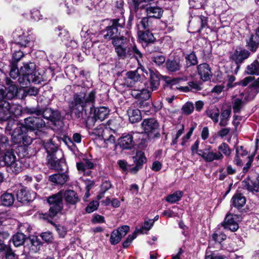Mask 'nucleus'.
I'll list each match as a JSON object with an SVG mask.
<instances>
[{"instance_id":"obj_1","label":"nucleus","mask_w":259,"mask_h":259,"mask_svg":"<svg viewBox=\"0 0 259 259\" xmlns=\"http://www.w3.org/2000/svg\"><path fill=\"white\" fill-rule=\"evenodd\" d=\"M127 38L122 36L115 37L112 39L115 52L118 57L122 59L134 58L140 62V59L143 58V55L136 45H127Z\"/></svg>"},{"instance_id":"obj_2","label":"nucleus","mask_w":259,"mask_h":259,"mask_svg":"<svg viewBox=\"0 0 259 259\" xmlns=\"http://www.w3.org/2000/svg\"><path fill=\"white\" fill-rule=\"evenodd\" d=\"M95 93L92 91L88 94L79 93L74 95V100L69 104V109L75 118H79L82 116L84 108L88 105L94 106Z\"/></svg>"},{"instance_id":"obj_3","label":"nucleus","mask_w":259,"mask_h":259,"mask_svg":"<svg viewBox=\"0 0 259 259\" xmlns=\"http://www.w3.org/2000/svg\"><path fill=\"white\" fill-rule=\"evenodd\" d=\"M35 69V65L34 63L30 62L24 63L23 66L21 67L18 78V81L21 87H27L31 82L37 81L34 74Z\"/></svg>"},{"instance_id":"obj_4","label":"nucleus","mask_w":259,"mask_h":259,"mask_svg":"<svg viewBox=\"0 0 259 259\" xmlns=\"http://www.w3.org/2000/svg\"><path fill=\"white\" fill-rule=\"evenodd\" d=\"M22 107L18 104H14L6 101H0V120H6L12 115H21Z\"/></svg>"},{"instance_id":"obj_5","label":"nucleus","mask_w":259,"mask_h":259,"mask_svg":"<svg viewBox=\"0 0 259 259\" xmlns=\"http://www.w3.org/2000/svg\"><path fill=\"white\" fill-rule=\"evenodd\" d=\"M198 146L199 141L197 140L191 146V149L192 154H194L196 152L207 162H210L213 160H222L224 158V156L220 152H213L210 146H207L203 150H198Z\"/></svg>"},{"instance_id":"obj_6","label":"nucleus","mask_w":259,"mask_h":259,"mask_svg":"<svg viewBox=\"0 0 259 259\" xmlns=\"http://www.w3.org/2000/svg\"><path fill=\"white\" fill-rule=\"evenodd\" d=\"M142 58L140 59V62L137 61L139 67L136 70L128 71L126 73L125 84L127 87H133L135 83L141 82L143 78L146 77V75H148V72L142 65Z\"/></svg>"},{"instance_id":"obj_7","label":"nucleus","mask_w":259,"mask_h":259,"mask_svg":"<svg viewBox=\"0 0 259 259\" xmlns=\"http://www.w3.org/2000/svg\"><path fill=\"white\" fill-rule=\"evenodd\" d=\"M47 202L50 206L48 215L51 219H53L61 212L63 208L62 191H60L57 193L48 197Z\"/></svg>"},{"instance_id":"obj_8","label":"nucleus","mask_w":259,"mask_h":259,"mask_svg":"<svg viewBox=\"0 0 259 259\" xmlns=\"http://www.w3.org/2000/svg\"><path fill=\"white\" fill-rule=\"evenodd\" d=\"M112 25L106 28L102 31V34L105 39H113L118 36V27H123L125 24V19L123 16H120L118 18L114 19L112 20Z\"/></svg>"},{"instance_id":"obj_9","label":"nucleus","mask_w":259,"mask_h":259,"mask_svg":"<svg viewBox=\"0 0 259 259\" xmlns=\"http://www.w3.org/2000/svg\"><path fill=\"white\" fill-rule=\"evenodd\" d=\"M142 127L150 139L160 137L159 124L154 118L144 119L142 123Z\"/></svg>"},{"instance_id":"obj_10","label":"nucleus","mask_w":259,"mask_h":259,"mask_svg":"<svg viewBox=\"0 0 259 259\" xmlns=\"http://www.w3.org/2000/svg\"><path fill=\"white\" fill-rule=\"evenodd\" d=\"M5 83L7 86L5 91L0 87V101L4 99L12 100L17 97L18 88L17 86L8 77L5 78Z\"/></svg>"},{"instance_id":"obj_11","label":"nucleus","mask_w":259,"mask_h":259,"mask_svg":"<svg viewBox=\"0 0 259 259\" xmlns=\"http://www.w3.org/2000/svg\"><path fill=\"white\" fill-rule=\"evenodd\" d=\"M26 128L23 125H17L12 134V140L15 144L25 146L32 143V138L25 134Z\"/></svg>"},{"instance_id":"obj_12","label":"nucleus","mask_w":259,"mask_h":259,"mask_svg":"<svg viewBox=\"0 0 259 259\" xmlns=\"http://www.w3.org/2000/svg\"><path fill=\"white\" fill-rule=\"evenodd\" d=\"M253 99L254 98H251V95L247 92L245 96L243 93H241L238 97L235 98L232 101L233 112L235 114L240 113L247 102Z\"/></svg>"},{"instance_id":"obj_13","label":"nucleus","mask_w":259,"mask_h":259,"mask_svg":"<svg viewBox=\"0 0 259 259\" xmlns=\"http://www.w3.org/2000/svg\"><path fill=\"white\" fill-rule=\"evenodd\" d=\"M25 127L31 131L37 130L38 132L41 133L40 128L45 127V122L40 117H29L24 120Z\"/></svg>"},{"instance_id":"obj_14","label":"nucleus","mask_w":259,"mask_h":259,"mask_svg":"<svg viewBox=\"0 0 259 259\" xmlns=\"http://www.w3.org/2000/svg\"><path fill=\"white\" fill-rule=\"evenodd\" d=\"M240 219V217L238 215L228 213L222 225L225 229L235 232L239 228L238 222L239 221Z\"/></svg>"},{"instance_id":"obj_15","label":"nucleus","mask_w":259,"mask_h":259,"mask_svg":"<svg viewBox=\"0 0 259 259\" xmlns=\"http://www.w3.org/2000/svg\"><path fill=\"white\" fill-rule=\"evenodd\" d=\"M109 113V110L106 107H100L95 110L94 117H88L86 121L87 126L90 128L91 126L90 122H94L96 120L99 119L101 121L106 119Z\"/></svg>"},{"instance_id":"obj_16","label":"nucleus","mask_w":259,"mask_h":259,"mask_svg":"<svg viewBox=\"0 0 259 259\" xmlns=\"http://www.w3.org/2000/svg\"><path fill=\"white\" fill-rule=\"evenodd\" d=\"M130 230V227L124 225L112 231L111 234L110 242L112 245L118 243L122 238L125 236Z\"/></svg>"},{"instance_id":"obj_17","label":"nucleus","mask_w":259,"mask_h":259,"mask_svg":"<svg viewBox=\"0 0 259 259\" xmlns=\"http://www.w3.org/2000/svg\"><path fill=\"white\" fill-rule=\"evenodd\" d=\"M16 44L21 47H26L30 40L29 33L22 29H18L14 33Z\"/></svg>"},{"instance_id":"obj_18","label":"nucleus","mask_w":259,"mask_h":259,"mask_svg":"<svg viewBox=\"0 0 259 259\" xmlns=\"http://www.w3.org/2000/svg\"><path fill=\"white\" fill-rule=\"evenodd\" d=\"M36 195V193L33 191H30L26 188H22L18 191L17 198L19 202L26 203L34 200Z\"/></svg>"},{"instance_id":"obj_19","label":"nucleus","mask_w":259,"mask_h":259,"mask_svg":"<svg viewBox=\"0 0 259 259\" xmlns=\"http://www.w3.org/2000/svg\"><path fill=\"white\" fill-rule=\"evenodd\" d=\"M63 197L68 205H75L78 203L80 199L79 197L74 191L72 190H67L65 191L61 190Z\"/></svg>"},{"instance_id":"obj_20","label":"nucleus","mask_w":259,"mask_h":259,"mask_svg":"<svg viewBox=\"0 0 259 259\" xmlns=\"http://www.w3.org/2000/svg\"><path fill=\"white\" fill-rule=\"evenodd\" d=\"M118 143L121 148L123 149H130L134 145L133 136L130 134H124L119 139Z\"/></svg>"},{"instance_id":"obj_21","label":"nucleus","mask_w":259,"mask_h":259,"mask_svg":"<svg viewBox=\"0 0 259 259\" xmlns=\"http://www.w3.org/2000/svg\"><path fill=\"white\" fill-rule=\"evenodd\" d=\"M197 71L200 78L204 81L210 79V77L212 75L210 68L206 63L199 65L197 67Z\"/></svg>"},{"instance_id":"obj_22","label":"nucleus","mask_w":259,"mask_h":259,"mask_svg":"<svg viewBox=\"0 0 259 259\" xmlns=\"http://www.w3.org/2000/svg\"><path fill=\"white\" fill-rule=\"evenodd\" d=\"M110 130L102 124H100L93 130L89 131V133L90 136L94 137L95 138L103 139L105 134H109Z\"/></svg>"},{"instance_id":"obj_23","label":"nucleus","mask_w":259,"mask_h":259,"mask_svg":"<svg viewBox=\"0 0 259 259\" xmlns=\"http://www.w3.org/2000/svg\"><path fill=\"white\" fill-rule=\"evenodd\" d=\"M250 53L245 49L236 50L232 55L233 60L238 64L241 63L244 60L248 58Z\"/></svg>"},{"instance_id":"obj_24","label":"nucleus","mask_w":259,"mask_h":259,"mask_svg":"<svg viewBox=\"0 0 259 259\" xmlns=\"http://www.w3.org/2000/svg\"><path fill=\"white\" fill-rule=\"evenodd\" d=\"M15 159L16 157L13 151H7L0 156L1 165L9 166Z\"/></svg>"},{"instance_id":"obj_25","label":"nucleus","mask_w":259,"mask_h":259,"mask_svg":"<svg viewBox=\"0 0 259 259\" xmlns=\"http://www.w3.org/2000/svg\"><path fill=\"white\" fill-rule=\"evenodd\" d=\"M68 179V176L65 173L56 174L49 177V180L57 185H63Z\"/></svg>"},{"instance_id":"obj_26","label":"nucleus","mask_w":259,"mask_h":259,"mask_svg":"<svg viewBox=\"0 0 259 259\" xmlns=\"http://www.w3.org/2000/svg\"><path fill=\"white\" fill-rule=\"evenodd\" d=\"M132 95L139 100H149L150 97V92L147 89L134 90L132 91Z\"/></svg>"},{"instance_id":"obj_27","label":"nucleus","mask_w":259,"mask_h":259,"mask_svg":"<svg viewBox=\"0 0 259 259\" xmlns=\"http://www.w3.org/2000/svg\"><path fill=\"white\" fill-rule=\"evenodd\" d=\"M231 201L233 205L239 209L242 207L246 203V198L240 193L235 194L232 197Z\"/></svg>"},{"instance_id":"obj_28","label":"nucleus","mask_w":259,"mask_h":259,"mask_svg":"<svg viewBox=\"0 0 259 259\" xmlns=\"http://www.w3.org/2000/svg\"><path fill=\"white\" fill-rule=\"evenodd\" d=\"M256 35H251L246 39V47L252 52H255L259 46V41Z\"/></svg>"},{"instance_id":"obj_29","label":"nucleus","mask_w":259,"mask_h":259,"mask_svg":"<svg viewBox=\"0 0 259 259\" xmlns=\"http://www.w3.org/2000/svg\"><path fill=\"white\" fill-rule=\"evenodd\" d=\"M7 171L10 173L17 174L22 170V164L21 161L15 159L7 167Z\"/></svg>"},{"instance_id":"obj_30","label":"nucleus","mask_w":259,"mask_h":259,"mask_svg":"<svg viewBox=\"0 0 259 259\" xmlns=\"http://www.w3.org/2000/svg\"><path fill=\"white\" fill-rule=\"evenodd\" d=\"M127 114L132 123L138 122L141 119V111L139 109H130L127 110Z\"/></svg>"},{"instance_id":"obj_31","label":"nucleus","mask_w":259,"mask_h":259,"mask_svg":"<svg viewBox=\"0 0 259 259\" xmlns=\"http://www.w3.org/2000/svg\"><path fill=\"white\" fill-rule=\"evenodd\" d=\"M1 201L2 205L6 206H11L15 200L13 194L9 193H5L1 196Z\"/></svg>"},{"instance_id":"obj_32","label":"nucleus","mask_w":259,"mask_h":259,"mask_svg":"<svg viewBox=\"0 0 259 259\" xmlns=\"http://www.w3.org/2000/svg\"><path fill=\"white\" fill-rule=\"evenodd\" d=\"M243 187L248 191L252 192H259V176L256 178V180L254 182H251L250 183L249 182L243 181Z\"/></svg>"},{"instance_id":"obj_33","label":"nucleus","mask_w":259,"mask_h":259,"mask_svg":"<svg viewBox=\"0 0 259 259\" xmlns=\"http://www.w3.org/2000/svg\"><path fill=\"white\" fill-rule=\"evenodd\" d=\"M145 11L149 17L160 19L162 17L161 9L157 7H147Z\"/></svg>"},{"instance_id":"obj_34","label":"nucleus","mask_w":259,"mask_h":259,"mask_svg":"<svg viewBox=\"0 0 259 259\" xmlns=\"http://www.w3.org/2000/svg\"><path fill=\"white\" fill-rule=\"evenodd\" d=\"M76 167L80 172H85L86 170L93 168L94 164L89 160H84L80 162L77 163Z\"/></svg>"},{"instance_id":"obj_35","label":"nucleus","mask_w":259,"mask_h":259,"mask_svg":"<svg viewBox=\"0 0 259 259\" xmlns=\"http://www.w3.org/2000/svg\"><path fill=\"white\" fill-rule=\"evenodd\" d=\"M231 113V110L229 109L222 110L220 116L221 119L219 123L220 126H226L228 125Z\"/></svg>"},{"instance_id":"obj_36","label":"nucleus","mask_w":259,"mask_h":259,"mask_svg":"<svg viewBox=\"0 0 259 259\" xmlns=\"http://www.w3.org/2000/svg\"><path fill=\"white\" fill-rule=\"evenodd\" d=\"M206 115L210 118L214 123L219 121V117L220 115V110L216 107H213L208 109L206 111Z\"/></svg>"},{"instance_id":"obj_37","label":"nucleus","mask_w":259,"mask_h":259,"mask_svg":"<svg viewBox=\"0 0 259 259\" xmlns=\"http://www.w3.org/2000/svg\"><path fill=\"white\" fill-rule=\"evenodd\" d=\"M246 92L251 95V98H254L259 92V77L254 80L251 84L246 89Z\"/></svg>"},{"instance_id":"obj_38","label":"nucleus","mask_w":259,"mask_h":259,"mask_svg":"<svg viewBox=\"0 0 259 259\" xmlns=\"http://www.w3.org/2000/svg\"><path fill=\"white\" fill-rule=\"evenodd\" d=\"M154 223L153 220H145L144 225L142 226L140 228H136V233L144 234L146 233L152 227Z\"/></svg>"},{"instance_id":"obj_39","label":"nucleus","mask_w":259,"mask_h":259,"mask_svg":"<svg viewBox=\"0 0 259 259\" xmlns=\"http://www.w3.org/2000/svg\"><path fill=\"white\" fill-rule=\"evenodd\" d=\"M245 72L248 74L258 75V60H255L251 64L248 65Z\"/></svg>"},{"instance_id":"obj_40","label":"nucleus","mask_w":259,"mask_h":259,"mask_svg":"<svg viewBox=\"0 0 259 259\" xmlns=\"http://www.w3.org/2000/svg\"><path fill=\"white\" fill-rule=\"evenodd\" d=\"M48 164L49 166L52 168L58 171H63L64 170L63 167L65 166V164L62 161L58 159L50 160Z\"/></svg>"},{"instance_id":"obj_41","label":"nucleus","mask_w":259,"mask_h":259,"mask_svg":"<svg viewBox=\"0 0 259 259\" xmlns=\"http://www.w3.org/2000/svg\"><path fill=\"white\" fill-rule=\"evenodd\" d=\"M183 195V192L181 191H177L172 194L168 195L165 198L168 202L174 203L179 201L182 197Z\"/></svg>"},{"instance_id":"obj_42","label":"nucleus","mask_w":259,"mask_h":259,"mask_svg":"<svg viewBox=\"0 0 259 259\" xmlns=\"http://www.w3.org/2000/svg\"><path fill=\"white\" fill-rule=\"evenodd\" d=\"M26 239V236L22 233H17L13 235L12 241L14 245L18 247L23 244Z\"/></svg>"},{"instance_id":"obj_43","label":"nucleus","mask_w":259,"mask_h":259,"mask_svg":"<svg viewBox=\"0 0 259 259\" xmlns=\"http://www.w3.org/2000/svg\"><path fill=\"white\" fill-rule=\"evenodd\" d=\"M133 158L134 161L136 163V167L138 168H139L146 161V158L144 153L141 151H138Z\"/></svg>"},{"instance_id":"obj_44","label":"nucleus","mask_w":259,"mask_h":259,"mask_svg":"<svg viewBox=\"0 0 259 259\" xmlns=\"http://www.w3.org/2000/svg\"><path fill=\"white\" fill-rule=\"evenodd\" d=\"M150 84L153 91L156 90L160 84V77L154 72H150Z\"/></svg>"},{"instance_id":"obj_45","label":"nucleus","mask_w":259,"mask_h":259,"mask_svg":"<svg viewBox=\"0 0 259 259\" xmlns=\"http://www.w3.org/2000/svg\"><path fill=\"white\" fill-rule=\"evenodd\" d=\"M247 152L244 150L242 146L238 147L236 149V155L234 159V164L237 166H241L242 165V160L240 158L239 155L243 156L247 155Z\"/></svg>"},{"instance_id":"obj_46","label":"nucleus","mask_w":259,"mask_h":259,"mask_svg":"<svg viewBox=\"0 0 259 259\" xmlns=\"http://www.w3.org/2000/svg\"><path fill=\"white\" fill-rule=\"evenodd\" d=\"M167 69L171 72H175L180 69L181 65L179 61L168 60L166 62Z\"/></svg>"},{"instance_id":"obj_47","label":"nucleus","mask_w":259,"mask_h":259,"mask_svg":"<svg viewBox=\"0 0 259 259\" xmlns=\"http://www.w3.org/2000/svg\"><path fill=\"white\" fill-rule=\"evenodd\" d=\"M138 36L140 40L145 42H152L154 39L152 33L147 31L145 32L139 31Z\"/></svg>"},{"instance_id":"obj_48","label":"nucleus","mask_w":259,"mask_h":259,"mask_svg":"<svg viewBox=\"0 0 259 259\" xmlns=\"http://www.w3.org/2000/svg\"><path fill=\"white\" fill-rule=\"evenodd\" d=\"M9 237V234L8 232L4 230L2 222H0V246L2 248L6 247V245L4 243V240L7 239Z\"/></svg>"},{"instance_id":"obj_49","label":"nucleus","mask_w":259,"mask_h":259,"mask_svg":"<svg viewBox=\"0 0 259 259\" xmlns=\"http://www.w3.org/2000/svg\"><path fill=\"white\" fill-rule=\"evenodd\" d=\"M218 149L219 151L223 155L224 154L226 156H229L231 153V150L229 146L226 143H222L219 147Z\"/></svg>"},{"instance_id":"obj_50","label":"nucleus","mask_w":259,"mask_h":259,"mask_svg":"<svg viewBox=\"0 0 259 259\" xmlns=\"http://www.w3.org/2000/svg\"><path fill=\"white\" fill-rule=\"evenodd\" d=\"M194 108L193 104L191 102H188L183 106L182 110L184 114L189 115L193 112Z\"/></svg>"},{"instance_id":"obj_51","label":"nucleus","mask_w":259,"mask_h":259,"mask_svg":"<svg viewBox=\"0 0 259 259\" xmlns=\"http://www.w3.org/2000/svg\"><path fill=\"white\" fill-rule=\"evenodd\" d=\"M212 240L215 242L219 244L226 239V236L224 233H214L212 236Z\"/></svg>"},{"instance_id":"obj_52","label":"nucleus","mask_w":259,"mask_h":259,"mask_svg":"<svg viewBox=\"0 0 259 259\" xmlns=\"http://www.w3.org/2000/svg\"><path fill=\"white\" fill-rule=\"evenodd\" d=\"M137 234H138V233H136V231H135L133 234L128 236L126 239L122 243L123 248H127L129 247L132 241L137 237Z\"/></svg>"},{"instance_id":"obj_53","label":"nucleus","mask_w":259,"mask_h":259,"mask_svg":"<svg viewBox=\"0 0 259 259\" xmlns=\"http://www.w3.org/2000/svg\"><path fill=\"white\" fill-rule=\"evenodd\" d=\"M99 203L97 200H93L89 203L85 208V210L88 213H91L96 209L99 207Z\"/></svg>"},{"instance_id":"obj_54","label":"nucleus","mask_w":259,"mask_h":259,"mask_svg":"<svg viewBox=\"0 0 259 259\" xmlns=\"http://www.w3.org/2000/svg\"><path fill=\"white\" fill-rule=\"evenodd\" d=\"M188 85L190 88V90L193 92H196L200 91L202 89V83L195 81H190L188 82Z\"/></svg>"},{"instance_id":"obj_55","label":"nucleus","mask_w":259,"mask_h":259,"mask_svg":"<svg viewBox=\"0 0 259 259\" xmlns=\"http://www.w3.org/2000/svg\"><path fill=\"white\" fill-rule=\"evenodd\" d=\"M30 14L31 18L34 21H37L42 19V16L40 13V11L37 9H32L30 12Z\"/></svg>"},{"instance_id":"obj_56","label":"nucleus","mask_w":259,"mask_h":259,"mask_svg":"<svg viewBox=\"0 0 259 259\" xmlns=\"http://www.w3.org/2000/svg\"><path fill=\"white\" fill-rule=\"evenodd\" d=\"M180 80H181V78H175L171 79L170 77L163 76V80L164 81L167 85H173L176 84Z\"/></svg>"},{"instance_id":"obj_57","label":"nucleus","mask_w":259,"mask_h":259,"mask_svg":"<svg viewBox=\"0 0 259 259\" xmlns=\"http://www.w3.org/2000/svg\"><path fill=\"white\" fill-rule=\"evenodd\" d=\"M3 250L6 251V259H14L15 254L9 246L6 245V247Z\"/></svg>"},{"instance_id":"obj_58","label":"nucleus","mask_w":259,"mask_h":259,"mask_svg":"<svg viewBox=\"0 0 259 259\" xmlns=\"http://www.w3.org/2000/svg\"><path fill=\"white\" fill-rule=\"evenodd\" d=\"M186 59L190 65H194L197 63V57L194 53H191L188 55Z\"/></svg>"},{"instance_id":"obj_59","label":"nucleus","mask_w":259,"mask_h":259,"mask_svg":"<svg viewBox=\"0 0 259 259\" xmlns=\"http://www.w3.org/2000/svg\"><path fill=\"white\" fill-rule=\"evenodd\" d=\"M139 107L140 109V110H142L144 109L145 108H147L148 109L151 108V102L150 101H145V100H139Z\"/></svg>"},{"instance_id":"obj_60","label":"nucleus","mask_w":259,"mask_h":259,"mask_svg":"<svg viewBox=\"0 0 259 259\" xmlns=\"http://www.w3.org/2000/svg\"><path fill=\"white\" fill-rule=\"evenodd\" d=\"M60 30V32L58 34V35L61 38L62 41H69V35L68 31L62 29Z\"/></svg>"},{"instance_id":"obj_61","label":"nucleus","mask_w":259,"mask_h":259,"mask_svg":"<svg viewBox=\"0 0 259 259\" xmlns=\"http://www.w3.org/2000/svg\"><path fill=\"white\" fill-rule=\"evenodd\" d=\"M24 56V53L21 51H15L13 54V60L14 62H18Z\"/></svg>"},{"instance_id":"obj_62","label":"nucleus","mask_w":259,"mask_h":259,"mask_svg":"<svg viewBox=\"0 0 259 259\" xmlns=\"http://www.w3.org/2000/svg\"><path fill=\"white\" fill-rule=\"evenodd\" d=\"M254 79V77L251 76L245 77L243 79L241 80L238 84L243 87H245L251 82Z\"/></svg>"},{"instance_id":"obj_63","label":"nucleus","mask_w":259,"mask_h":259,"mask_svg":"<svg viewBox=\"0 0 259 259\" xmlns=\"http://www.w3.org/2000/svg\"><path fill=\"white\" fill-rule=\"evenodd\" d=\"M52 110L51 108H47L44 110H42V113L40 115H42L46 119L50 120L51 115L53 114Z\"/></svg>"},{"instance_id":"obj_64","label":"nucleus","mask_w":259,"mask_h":259,"mask_svg":"<svg viewBox=\"0 0 259 259\" xmlns=\"http://www.w3.org/2000/svg\"><path fill=\"white\" fill-rule=\"evenodd\" d=\"M225 256L220 254L213 252L210 254H206L205 259H224Z\"/></svg>"}]
</instances>
